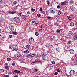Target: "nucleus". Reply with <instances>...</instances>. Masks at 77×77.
<instances>
[{
    "label": "nucleus",
    "instance_id": "nucleus-21",
    "mask_svg": "<svg viewBox=\"0 0 77 77\" xmlns=\"http://www.w3.org/2000/svg\"><path fill=\"white\" fill-rule=\"evenodd\" d=\"M12 34H13V35H17V32L16 31L13 32H12Z\"/></svg>",
    "mask_w": 77,
    "mask_h": 77
},
{
    "label": "nucleus",
    "instance_id": "nucleus-23",
    "mask_svg": "<svg viewBox=\"0 0 77 77\" xmlns=\"http://www.w3.org/2000/svg\"><path fill=\"white\" fill-rule=\"evenodd\" d=\"M5 68L6 69H9V66H7L5 67Z\"/></svg>",
    "mask_w": 77,
    "mask_h": 77
},
{
    "label": "nucleus",
    "instance_id": "nucleus-49",
    "mask_svg": "<svg viewBox=\"0 0 77 77\" xmlns=\"http://www.w3.org/2000/svg\"><path fill=\"white\" fill-rule=\"evenodd\" d=\"M8 75H11L12 74V72H8Z\"/></svg>",
    "mask_w": 77,
    "mask_h": 77
},
{
    "label": "nucleus",
    "instance_id": "nucleus-5",
    "mask_svg": "<svg viewBox=\"0 0 77 77\" xmlns=\"http://www.w3.org/2000/svg\"><path fill=\"white\" fill-rule=\"evenodd\" d=\"M74 50L73 49H70L69 50V52L70 54H74Z\"/></svg>",
    "mask_w": 77,
    "mask_h": 77
},
{
    "label": "nucleus",
    "instance_id": "nucleus-64",
    "mask_svg": "<svg viewBox=\"0 0 77 77\" xmlns=\"http://www.w3.org/2000/svg\"><path fill=\"white\" fill-rule=\"evenodd\" d=\"M14 77H18V76L17 75H16L14 76Z\"/></svg>",
    "mask_w": 77,
    "mask_h": 77
},
{
    "label": "nucleus",
    "instance_id": "nucleus-16",
    "mask_svg": "<svg viewBox=\"0 0 77 77\" xmlns=\"http://www.w3.org/2000/svg\"><path fill=\"white\" fill-rule=\"evenodd\" d=\"M70 25L71 27H73L74 26V23L72 22H71Z\"/></svg>",
    "mask_w": 77,
    "mask_h": 77
},
{
    "label": "nucleus",
    "instance_id": "nucleus-61",
    "mask_svg": "<svg viewBox=\"0 0 77 77\" xmlns=\"http://www.w3.org/2000/svg\"><path fill=\"white\" fill-rule=\"evenodd\" d=\"M40 56V54H37V56L38 57H39V56Z\"/></svg>",
    "mask_w": 77,
    "mask_h": 77
},
{
    "label": "nucleus",
    "instance_id": "nucleus-24",
    "mask_svg": "<svg viewBox=\"0 0 77 77\" xmlns=\"http://www.w3.org/2000/svg\"><path fill=\"white\" fill-rule=\"evenodd\" d=\"M75 7H72V6L71 7V10H72V11H74V10H75Z\"/></svg>",
    "mask_w": 77,
    "mask_h": 77
},
{
    "label": "nucleus",
    "instance_id": "nucleus-32",
    "mask_svg": "<svg viewBox=\"0 0 77 77\" xmlns=\"http://www.w3.org/2000/svg\"><path fill=\"white\" fill-rule=\"evenodd\" d=\"M60 32V30L57 29L56 31V33H59Z\"/></svg>",
    "mask_w": 77,
    "mask_h": 77
},
{
    "label": "nucleus",
    "instance_id": "nucleus-9",
    "mask_svg": "<svg viewBox=\"0 0 77 77\" xmlns=\"http://www.w3.org/2000/svg\"><path fill=\"white\" fill-rule=\"evenodd\" d=\"M51 40L52 41H54L55 40V36H51Z\"/></svg>",
    "mask_w": 77,
    "mask_h": 77
},
{
    "label": "nucleus",
    "instance_id": "nucleus-12",
    "mask_svg": "<svg viewBox=\"0 0 77 77\" xmlns=\"http://www.w3.org/2000/svg\"><path fill=\"white\" fill-rule=\"evenodd\" d=\"M14 72L15 73H17V74H20L21 73V72L20 71L17 70H15L14 71Z\"/></svg>",
    "mask_w": 77,
    "mask_h": 77
},
{
    "label": "nucleus",
    "instance_id": "nucleus-37",
    "mask_svg": "<svg viewBox=\"0 0 77 77\" xmlns=\"http://www.w3.org/2000/svg\"><path fill=\"white\" fill-rule=\"evenodd\" d=\"M70 18H71V16H68L67 17V19H69Z\"/></svg>",
    "mask_w": 77,
    "mask_h": 77
},
{
    "label": "nucleus",
    "instance_id": "nucleus-8",
    "mask_svg": "<svg viewBox=\"0 0 77 77\" xmlns=\"http://www.w3.org/2000/svg\"><path fill=\"white\" fill-rule=\"evenodd\" d=\"M61 5L62 6H65L66 3H67V1L66 0L65 1L62 2L61 3Z\"/></svg>",
    "mask_w": 77,
    "mask_h": 77
},
{
    "label": "nucleus",
    "instance_id": "nucleus-11",
    "mask_svg": "<svg viewBox=\"0 0 77 77\" xmlns=\"http://www.w3.org/2000/svg\"><path fill=\"white\" fill-rule=\"evenodd\" d=\"M29 41H30V42H34V41L33 38L32 37L29 38Z\"/></svg>",
    "mask_w": 77,
    "mask_h": 77
},
{
    "label": "nucleus",
    "instance_id": "nucleus-46",
    "mask_svg": "<svg viewBox=\"0 0 77 77\" xmlns=\"http://www.w3.org/2000/svg\"><path fill=\"white\" fill-rule=\"evenodd\" d=\"M53 68V67L52 66H49V68H50V69H52Z\"/></svg>",
    "mask_w": 77,
    "mask_h": 77
},
{
    "label": "nucleus",
    "instance_id": "nucleus-13",
    "mask_svg": "<svg viewBox=\"0 0 77 77\" xmlns=\"http://www.w3.org/2000/svg\"><path fill=\"white\" fill-rule=\"evenodd\" d=\"M17 57H23V56L20 54H17Z\"/></svg>",
    "mask_w": 77,
    "mask_h": 77
},
{
    "label": "nucleus",
    "instance_id": "nucleus-34",
    "mask_svg": "<svg viewBox=\"0 0 77 77\" xmlns=\"http://www.w3.org/2000/svg\"><path fill=\"white\" fill-rule=\"evenodd\" d=\"M37 16L38 17H41V15L40 14L38 13L37 14Z\"/></svg>",
    "mask_w": 77,
    "mask_h": 77
},
{
    "label": "nucleus",
    "instance_id": "nucleus-39",
    "mask_svg": "<svg viewBox=\"0 0 77 77\" xmlns=\"http://www.w3.org/2000/svg\"><path fill=\"white\" fill-rule=\"evenodd\" d=\"M31 11H33V12H35V9L33 8H32L31 9Z\"/></svg>",
    "mask_w": 77,
    "mask_h": 77
},
{
    "label": "nucleus",
    "instance_id": "nucleus-35",
    "mask_svg": "<svg viewBox=\"0 0 77 77\" xmlns=\"http://www.w3.org/2000/svg\"><path fill=\"white\" fill-rule=\"evenodd\" d=\"M41 62V60L39 59H38L37 61H36V62Z\"/></svg>",
    "mask_w": 77,
    "mask_h": 77
},
{
    "label": "nucleus",
    "instance_id": "nucleus-42",
    "mask_svg": "<svg viewBox=\"0 0 77 77\" xmlns=\"http://www.w3.org/2000/svg\"><path fill=\"white\" fill-rule=\"evenodd\" d=\"M16 13L15 12H11V14H12V15H14V14H15Z\"/></svg>",
    "mask_w": 77,
    "mask_h": 77
},
{
    "label": "nucleus",
    "instance_id": "nucleus-54",
    "mask_svg": "<svg viewBox=\"0 0 77 77\" xmlns=\"http://www.w3.org/2000/svg\"><path fill=\"white\" fill-rule=\"evenodd\" d=\"M8 65V63H5L4 65H5V66H7V65Z\"/></svg>",
    "mask_w": 77,
    "mask_h": 77
},
{
    "label": "nucleus",
    "instance_id": "nucleus-51",
    "mask_svg": "<svg viewBox=\"0 0 77 77\" xmlns=\"http://www.w3.org/2000/svg\"><path fill=\"white\" fill-rule=\"evenodd\" d=\"M39 30L40 33H42V29H39Z\"/></svg>",
    "mask_w": 77,
    "mask_h": 77
},
{
    "label": "nucleus",
    "instance_id": "nucleus-14",
    "mask_svg": "<svg viewBox=\"0 0 77 77\" xmlns=\"http://www.w3.org/2000/svg\"><path fill=\"white\" fill-rule=\"evenodd\" d=\"M73 40H77V35H75L73 37Z\"/></svg>",
    "mask_w": 77,
    "mask_h": 77
},
{
    "label": "nucleus",
    "instance_id": "nucleus-28",
    "mask_svg": "<svg viewBox=\"0 0 77 77\" xmlns=\"http://www.w3.org/2000/svg\"><path fill=\"white\" fill-rule=\"evenodd\" d=\"M4 72V69H0V73H2Z\"/></svg>",
    "mask_w": 77,
    "mask_h": 77
},
{
    "label": "nucleus",
    "instance_id": "nucleus-50",
    "mask_svg": "<svg viewBox=\"0 0 77 77\" xmlns=\"http://www.w3.org/2000/svg\"><path fill=\"white\" fill-rule=\"evenodd\" d=\"M47 5H50V1H47Z\"/></svg>",
    "mask_w": 77,
    "mask_h": 77
},
{
    "label": "nucleus",
    "instance_id": "nucleus-17",
    "mask_svg": "<svg viewBox=\"0 0 77 77\" xmlns=\"http://www.w3.org/2000/svg\"><path fill=\"white\" fill-rule=\"evenodd\" d=\"M13 46L12 45H10L9 46V49H12V48H13Z\"/></svg>",
    "mask_w": 77,
    "mask_h": 77
},
{
    "label": "nucleus",
    "instance_id": "nucleus-41",
    "mask_svg": "<svg viewBox=\"0 0 77 77\" xmlns=\"http://www.w3.org/2000/svg\"><path fill=\"white\" fill-rule=\"evenodd\" d=\"M12 66H15V63L14 62H13L12 63Z\"/></svg>",
    "mask_w": 77,
    "mask_h": 77
},
{
    "label": "nucleus",
    "instance_id": "nucleus-30",
    "mask_svg": "<svg viewBox=\"0 0 77 77\" xmlns=\"http://www.w3.org/2000/svg\"><path fill=\"white\" fill-rule=\"evenodd\" d=\"M24 53H29V51L28 50H26V51H25L24 52Z\"/></svg>",
    "mask_w": 77,
    "mask_h": 77
},
{
    "label": "nucleus",
    "instance_id": "nucleus-19",
    "mask_svg": "<svg viewBox=\"0 0 77 77\" xmlns=\"http://www.w3.org/2000/svg\"><path fill=\"white\" fill-rule=\"evenodd\" d=\"M26 57L27 58H31V57H32V56L30 55V54H27L26 56Z\"/></svg>",
    "mask_w": 77,
    "mask_h": 77
},
{
    "label": "nucleus",
    "instance_id": "nucleus-26",
    "mask_svg": "<svg viewBox=\"0 0 77 77\" xmlns=\"http://www.w3.org/2000/svg\"><path fill=\"white\" fill-rule=\"evenodd\" d=\"M35 34L37 36H39V33L37 32H35Z\"/></svg>",
    "mask_w": 77,
    "mask_h": 77
},
{
    "label": "nucleus",
    "instance_id": "nucleus-22",
    "mask_svg": "<svg viewBox=\"0 0 77 77\" xmlns=\"http://www.w3.org/2000/svg\"><path fill=\"white\" fill-rule=\"evenodd\" d=\"M35 20L32 21V25H35Z\"/></svg>",
    "mask_w": 77,
    "mask_h": 77
},
{
    "label": "nucleus",
    "instance_id": "nucleus-56",
    "mask_svg": "<svg viewBox=\"0 0 77 77\" xmlns=\"http://www.w3.org/2000/svg\"><path fill=\"white\" fill-rule=\"evenodd\" d=\"M5 2V0H0V3H1V2Z\"/></svg>",
    "mask_w": 77,
    "mask_h": 77
},
{
    "label": "nucleus",
    "instance_id": "nucleus-59",
    "mask_svg": "<svg viewBox=\"0 0 77 77\" xmlns=\"http://www.w3.org/2000/svg\"><path fill=\"white\" fill-rule=\"evenodd\" d=\"M43 9L42 8H40L39 9V11H42Z\"/></svg>",
    "mask_w": 77,
    "mask_h": 77
},
{
    "label": "nucleus",
    "instance_id": "nucleus-7",
    "mask_svg": "<svg viewBox=\"0 0 77 77\" xmlns=\"http://www.w3.org/2000/svg\"><path fill=\"white\" fill-rule=\"evenodd\" d=\"M18 50V47L17 45H14L13 47V51H16Z\"/></svg>",
    "mask_w": 77,
    "mask_h": 77
},
{
    "label": "nucleus",
    "instance_id": "nucleus-29",
    "mask_svg": "<svg viewBox=\"0 0 77 77\" xmlns=\"http://www.w3.org/2000/svg\"><path fill=\"white\" fill-rule=\"evenodd\" d=\"M54 24L56 26H59V23L57 22L54 23Z\"/></svg>",
    "mask_w": 77,
    "mask_h": 77
},
{
    "label": "nucleus",
    "instance_id": "nucleus-36",
    "mask_svg": "<svg viewBox=\"0 0 77 77\" xmlns=\"http://www.w3.org/2000/svg\"><path fill=\"white\" fill-rule=\"evenodd\" d=\"M58 14L59 15H60V14H62V11H59L58 12Z\"/></svg>",
    "mask_w": 77,
    "mask_h": 77
},
{
    "label": "nucleus",
    "instance_id": "nucleus-62",
    "mask_svg": "<svg viewBox=\"0 0 77 77\" xmlns=\"http://www.w3.org/2000/svg\"><path fill=\"white\" fill-rule=\"evenodd\" d=\"M75 57L77 58V54H75Z\"/></svg>",
    "mask_w": 77,
    "mask_h": 77
},
{
    "label": "nucleus",
    "instance_id": "nucleus-2",
    "mask_svg": "<svg viewBox=\"0 0 77 77\" xmlns=\"http://www.w3.org/2000/svg\"><path fill=\"white\" fill-rule=\"evenodd\" d=\"M69 74L71 75H75V72L73 70H71L69 72Z\"/></svg>",
    "mask_w": 77,
    "mask_h": 77
},
{
    "label": "nucleus",
    "instance_id": "nucleus-45",
    "mask_svg": "<svg viewBox=\"0 0 77 77\" xmlns=\"http://www.w3.org/2000/svg\"><path fill=\"white\" fill-rule=\"evenodd\" d=\"M45 57L43 56H42V59H43V60H45Z\"/></svg>",
    "mask_w": 77,
    "mask_h": 77
},
{
    "label": "nucleus",
    "instance_id": "nucleus-15",
    "mask_svg": "<svg viewBox=\"0 0 77 77\" xmlns=\"http://www.w3.org/2000/svg\"><path fill=\"white\" fill-rule=\"evenodd\" d=\"M69 4L70 5H72V4H74V1L72 0L69 1Z\"/></svg>",
    "mask_w": 77,
    "mask_h": 77
},
{
    "label": "nucleus",
    "instance_id": "nucleus-6",
    "mask_svg": "<svg viewBox=\"0 0 77 77\" xmlns=\"http://www.w3.org/2000/svg\"><path fill=\"white\" fill-rule=\"evenodd\" d=\"M9 29L10 30H11V31L13 32L14 29H15V27H14V26L12 25L10 26H9Z\"/></svg>",
    "mask_w": 77,
    "mask_h": 77
},
{
    "label": "nucleus",
    "instance_id": "nucleus-58",
    "mask_svg": "<svg viewBox=\"0 0 77 77\" xmlns=\"http://www.w3.org/2000/svg\"><path fill=\"white\" fill-rule=\"evenodd\" d=\"M60 8V5H58L57 6V8L58 9H59V8Z\"/></svg>",
    "mask_w": 77,
    "mask_h": 77
},
{
    "label": "nucleus",
    "instance_id": "nucleus-53",
    "mask_svg": "<svg viewBox=\"0 0 77 77\" xmlns=\"http://www.w3.org/2000/svg\"><path fill=\"white\" fill-rule=\"evenodd\" d=\"M21 14H22V12L21 13H19L18 14L19 16H21Z\"/></svg>",
    "mask_w": 77,
    "mask_h": 77
},
{
    "label": "nucleus",
    "instance_id": "nucleus-27",
    "mask_svg": "<svg viewBox=\"0 0 77 77\" xmlns=\"http://www.w3.org/2000/svg\"><path fill=\"white\" fill-rule=\"evenodd\" d=\"M42 56H44L45 57H47V54L45 53H43Z\"/></svg>",
    "mask_w": 77,
    "mask_h": 77
},
{
    "label": "nucleus",
    "instance_id": "nucleus-38",
    "mask_svg": "<svg viewBox=\"0 0 77 77\" xmlns=\"http://www.w3.org/2000/svg\"><path fill=\"white\" fill-rule=\"evenodd\" d=\"M71 41L69 40L68 41L67 44H71Z\"/></svg>",
    "mask_w": 77,
    "mask_h": 77
},
{
    "label": "nucleus",
    "instance_id": "nucleus-55",
    "mask_svg": "<svg viewBox=\"0 0 77 77\" xmlns=\"http://www.w3.org/2000/svg\"><path fill=\"white\" fill-rule=\"evenodd\" d=\"M47 18H48V19H51V17L50 16H47Z\"/></svg>",
    "mask_w": 77,
    "mask_h": 77
},
{
    "label": "nucleus",
    "instance_id": "nucleus-60",
    "mask_svg": "<svg viewBox=\"0 0 77 77\" xmlns=\"http://www.w3.org/2000/svg\"><path fill=\"white\" fill-rule=\"evenodd\" d=\"M42 13L43 14H45V12L44 11H43L42 12Z\"/></svg>",
    "mask_w": 77,
    "mask_h": 77
},
{
    "label": "nucleus",
    "instance_id": "nucleus-31",
    "mask_svg": "<svg viewBox=\"0 0 77 77\" xmlns=\"http://www.w3.org/2000/svg\"><path fill=\"white\" fill-rule=\"evenodd\" d=\"M15 22H16L17 23H19V22H20V19H19V18L17 19V20H16Z\"/></svg>",
    "mask_w": 77,
    "mask_h": 77
},
{
    "label": "nucleus",
    "instance_id": "nucleus-10",
    "mask_svg": "<svg viewBox=\"0 0 77 77\" xmlns=\"http://www.w3.org/2000/svg\"><path fill=\"white\" fill-rule=\"evenodd\" d=\"M72 32L71 31H69V33H68L67 36H71V35H72Z\"/></svg>",
    "mask_w": 77,
    "mask_h": 77
},
{
    "label": "nucleus",
    "instance_id": "nucleus-40",
    "mask_svg": "<svg viewBox=\"0 0 77 77\" xmlns=\"http://www.w3.org/2000/svg\"><path fill=\"white\" fill-rule=\"evenodd\" d=\"M18 19V17H15L14 19V21H16Z\"/></svg>",
    "mask_w": 77,
    "mask_h": 77
},
{
    "label": "nucleus",
    "instance_id": "nucleus-44",
    "mask_svg": "<svg viewBox=\"0 0 77 77\" xmlns=\"http://www.w3.org/2000/svg\"><path fill=\"white\" fill-rule=\"evenodd\" d=\"M27 14L28 15H30V11H28L27 12Z\"/></svg>",
    "mask_w": 77,
    "mask_h": 77
},
{
    "label": "nucleus",
    "instance_id": "nucleus-3",
    "mask_svg": "<svg viewBox=\"0 0 77 77\" xmlns=\"http://www.w3.org/2000/svg\"><path fill=\"white\" fill-rule=\"evenodd\" d=\"M19 61L20 63H24V62H26V59L25 58L23 57L22 59H21L19 60Z\"/></svg>",
    "mask_w": 77,
    "mask_h": 77
},
{
    "label": "nucleus",
    "instance_id": "nucleus-57",
    "mask_svg": "<svg viewBox=\"0 0 77 77\" xmlns=\"http://www.w3.org/2000/svg\"><path fill=\"white\" fill-rule=\"evenodd\" d=\"M61 41H64V38H61Z\"/></svg>",
    "mask_w": 77,
    "mask_h": 77
},
{
    "label": "nucleus",
    "instance_id": "nucleus-48",
    "mask_svg": "<svg viewBox=\"0 0 77 77\" xmlns=\"http://www.w3.org/2000/svg\"><path fill=\"white\" fill-rule=\"evenodd\" d=\"M56 71L58 72H60V70L59 69H56Z\"/></svg>",
    "mask_w": 77,
    "mask_h": 77
},
{
    "label": "nucleus",
    "instance_id": "nucleus-47",
    "mask_svg": "<svg viewBox=\"0 0 77 77\" xmlns=\"http://www.w3.org/2000/svg\"><path fill=\"white\" fill-rule=\"evenodd\" d=\"M8 37L10 38H12V35H9Z\"/></svg>",
    "mask_w": 77,
    "mask_h": 77
},
{
    "label": "nucleus",
    "instance_id": "nucleus-52",
    "mask_svg": "<svg viewBox=\"0 0 77 77\" xmlns=\"http://www.w3.org/2000/svg\"><path fill=\"white\" fill-rule=\"evenodd\" d=\"M51 62L52 63V64H53V65H54V64H55V62L54 61H52Z\"/></svg>",
    "mask_w": 77,
    "mask_h": 77
},
{
    "label": "nucleus",
    "instance_id": "nucleus-4",
    "mask_svg": "<svg viewBox=\"0 0 77 77\" xmlns=\"http://www.w3.org/2000/svg\"><path fill=\"white\" fill-rule=\"evenodd\" d=\"M49 12L51 14H55V11L53 8H50L49 10Z\"/></svg>",
    "mask_w": 77,
    "mask_h": 77
},
{
    "label": "nucleus",
    "instance_id": "nucleus-25",
    "mask_svg": "<svg viewBox=\"0 0 77 77\" xmlns=\"http://www.w3.org/2000/svg\"><path fill=\"white\" fill-rule=\"evenodd\" d=\"M26 47H27V48H28L29 49L30 48V45H29V44H28L26 45Z\"/></svg>",
    "mask_w": 77,
    "mask_h": 77
},
{
    "label": "nucleus",
    "instance_id": "nucleus-18",
    "mask_svg": "<svg viewBox=\"0 0 77 77\" xmlns=\"http://www.w3.org/2000/svg\"><path fill=\"white\" fill-rule=\"evenodd\" d=\"M21 18H22V19H23V20H26V17L24 15H23L21 16Z\"/></svg>",
    "mask_w": 77,
    "mask_h": 77
},
{
    "label": "nucleus",
    "instance_id": "nucleus-43",
    "mask_svg": "<svg viewBox=\"0 0 77 77\" xmlns=\"http://www.w3.org/2000/svg\"><path fill=\"white\" fill-rule=\"evenodd\" d=\"M58 74V73L57 72H55V73L54 74V75H57Z\"/></svg>",
    "mask_w": 77,
    "mask_h": 77
},
{
    "label": "nucleus",
    "instance_id": "nucleus-20",
    "mask_svg": "<svg viewBox=\"0 0 77 77\" xmlns=\"http://www.w3.org/2000/svg\"><path fill=\"white\" fill-rule=\"evenodd\" d=\"M17 2L16 1H14L13 2V5H15L17 3Z\"/></svg>",
    "mask_w": 77,
    "mask_h": 77
},
{
    "label": "nucleus",
    "instance_id": "nucleus-33",
    "mask_svg": "<svg viewBox=\"0 0 77 77\" xmlns=\"http://www.w3.org/2000/svg\"><path fill=\"white\" fill-rule=\"evenodd\" d=\"M7 61H10L11 60V58H7Z\"/></svg>",
    "mask_w": 77,
    "mask_h": 77
},
{
    "label": "nucleus",
    "instance_id": "nucleus-1",
    "mask_svg": "<svg viewBox=\"0 0 77 77\" xmlns=\"http://www.w3.org/2000/svg\"><path fill=\"white\" fill-rule=\"evenodd\" d=\"M0 37L2 41H5V38H6V35H5V34H4V33H2L0 34Z\"/></svg>",
    "mask_w": 77,
    "mask_h": 77
},
{
    "label": "nucleus",
    "instance_id": "nucleus-63",
    "mask_svg": "<svg viewBox=\"0 0 77 77\" xmlns=\"http://www.w3.org/2000/svg\"><path fill=\"white\" fill-rule=\"evenodd\" d=\"M35 55H36V54H32V56H35Z\"/></svg>",
    "mask_w": 77,
    "mask_h": 77
}]
</instances>
